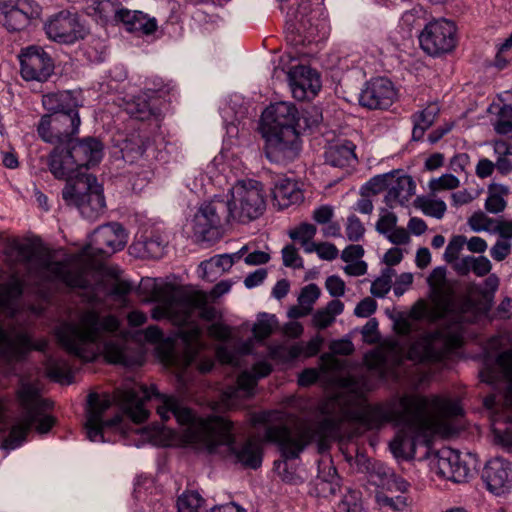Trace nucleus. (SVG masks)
<instances>
[{
	"instance_id": "e2e57ef3",
	"label": "nucleus",
	"mask_w": 512,
	"mask_h": 512,
	"mask_svg": "<svg viewBox=\"0 0 512 512\" xmlns=\"http://www.w3.org/2000/svg\"><path fill=\"white\" fill-rule=\"evenodd\" d=\"M392 278L389 273H383L380 277L374 280L371 284L372 295L382 298L391 289Z\"/></svg>"
},
{
	"instance_id": "9b49d317",
	"label": "nucleus",
	"mask_w": 512,
	"mask_h": 512,
	"mask_svg": "<svg viewBox=\"0 0 512 512\" xmlns=\"http://www.w3.org/2000/svg\"><path fill=\"white\" fill-rule=\"evenodd\" d=\"M80 125L79 112L50 113L41 117L37 132L44 142L64 148L74 142Z\"/></svg>"
},
{
	"instance_id": "3c124183",
	"label": "nucleus",
	"mask_w": 512,
	"mask_h": 512,
	"mask_svg": "<svg viewBox=\"0 0 512 512\" xmlns=\"http://www.w3.org/2000/svg\"><path fill=\"white\" fill-rule=\"evenodd\" d=\"M460 186V180L453 174H443L440 177L432 178L428 182V188L432 194L442 191L454 190Z\"/></svg>"
},
{
	"instance_id": "a211bd4d",
	"label": "nucleus",
	"mask_w": 512,
	"mask_h": 512,
	"mask_svg": "<svg viewBox=\"0 0 512 512\" xmlns=\"http://www.w3.org/2000/svg\"><path fill=\"white\" fill-rule=\"evenodd\" d=\"M21 76L26 81L45 82L54 72L51 56L39 46H30L19 55Z\"/></svg>"
},
{
	"instance_id": "7ed1b4c3",
	"label": "nucleus",
	"mask_w": 512,
	"mask_h": 512,
	"mask_svg": "<svg viewBox=\"0 0 512 512\" xmlns=\"http://www.w3.org/2000/svg\"><path fill=\"white\" fill-rule=\"evenodd\" d=\"M127 241L128 234L123 226L111 222L98 227L88 244L68 264L54 262L46 250L30 241L18 239L7 244L4 254L10 266H24L28 279H34L38 283L60 281L72 288L87 289L88 277L98 258L108 257L122 250Z\"/></svg>"
},
{
	"instance_id": "774afa93",
	"label": "nucleus",
	"mask_w": 512,
	"mask_h": 512,
	"mask_svg": "<svg viewBox=\"0 0 512 512\" xmlns=\"http://www.w3.org/2000/svg\"><path fill=\"white\" fill-rule=\"evenodd\" d=\"M493 234H497L499 239L511 241L512 239V219H497Z\"/></svg>"
},
{
	"instance_id": "6ab92c4d",
	"label": "nucleus",
	"mask_w": 512,
	"mask_h": 512,
	"mask_svg": "<svg viewBox=\"0 0 512 512\" xmlns=\"http://www.w3.org/2000/svg\"><path fill=\"white\" fill-rule=\"evenodd\" d=\"M44 28L48 38L59 43L72 44L84 37L78 15L67 10L51 16Z\"/></svg>"
},
{
	"instance_id": "a18cd8bd",
	"label": "nucleus",
	"mask_w": 512,
	"mask_h": 512,
	"mask_svg": "<svg viewBox=\"0 0 512 512\" xmlns=\"http://www.w3.org/2000/svg\"><path fill=\"white\" fill-rule=\"evenodd\" d=\"M127 113L138 120H148L154 115V110L144 96H137L126 104Z\"/></svg>"
},
{
	"instance_id": "4c0bfd02",
	"label": "nucleus",
	"mask_w": 512,
	"mask_h": 512,
	"mask_svg": "<svg viewBox=\"0 0 512 512\" xmlns=\"http://www.w3.org/2000/svg\"><path fill=\"white\" fill-rule=\"evenodd\" d=\"M247 247L243 246L239 251L233 254L215 255L209 260L203 261L200 268L203 270V277L209 278V272L217 270L221 274L231 269L233 264L238 261L246 252Z\"/></svg>"
},
{
	"instance_id": "49530a36",
	"label": "nucleus",
	"mask_w": 512,
	"mask_h": 512,
	"mask_svg": "<svg viewBox=\"0 0 512 512\" xmlns=\"http://www.w3.org/2000/svg\"><path fill=\"white\" fill-rule=\"evenodd\" d=\"M507 194L508 189L505 186L500 185L490 189L485 200V209L492 214L503 212L507 204L504 196Z\"/></svg>"
},
{
	"instance_id": "864d4df0",
	"label": "nucleus",
	"mask_w": 512,
	"mask_h": 512,
	"mask_svg": "<svg viewBox=\"0 0 512 512\" xmlns=\"http://www.w3.org/2000/svg\"><path fill=\"white\" fill-rule=\"evenodd\" d=\"M339 509L343 512H368L358 491H349L339 504Z\"/></svg>"
},
{
	"instance_id": "a878e982",
	"label": "nucleus",
	"mask_w": 512,
	"mask_h": 512,
	"mask_svg": "<svg viewBox=\"0 0 512 512\" xmlns=\"http://www.w3.org/2000/svg\"><path fill=\"white\" fill-rule=\"evenodd\" d=\"M288 78L293 97L300 101L314 98L321 88L319 74L307 66L293 67L289 71Z\"/></svg>"
},
{
	"instance_id": "1a4fd4ad",
	"label": "nucleus",
	"mask_w": 512,
	"mask_h": 512,
	"mask_svg": "<svg viewBox=\"0 0 512 512\" xmlns=\"http://www.w3.org/2000/svg\"><path fill=\"white\" fill-rule=\"evenodd\" d=\"M62 198L91 221L98 219L106 208L103 187L92 174L81 175L73 183H67L62 190Z\"/></svg>"
},
{
	"instance_id": "4be33fe9",
	"label": "nucleus",
	"mask_w": 512,
	"mask_h": 512,
	"mask_svg": "<svg viewBox=\"0 0 512 512\" xmlns=\"http://www.w3.org/2000/svg\"><path fill=\"white\" fill-rule=\"evenodd\" d=\"M47 345L45 339L33 344L26 334L5 330L0 324V356L8 361H18L30 350L44 351Z\"/></svg>"
},
{
	"instance_id": "f3484780",
	"label": "nucleus",
	"mask_w": 512,
	"mask_h": 512,
	"mask_svg": "<svg viewBox=\"0 0 512 512\" xmlns=\"http://www.w3.org/2000/svg\"><path fill=\"white\" fill-rule=\"evenodd\" d=\"M432 473L441 479L455 483L468 480L471 470L458 451L445 448L440 450L430 461Z\"/></svg>"
},
{
	"instance_id": "9d476101",
	"label": "nucleus",
	"mask_w": 512,
	"mask_h": 512,
	"mask_svg": "<svg viewBox=\"0 0 512 512\" xmlns=\"http://www.w3.org/2000/svg\"><path fill=\"white\" fill-rule=\"evenodd\" d=\"M230 216L233 222L249 223L261 217L266 210V194L261 182L254 179L238 180L229 189Z\"/></svg>"
},
{
	"instance_id": "a19ab883",
	"label": "nucleus",
	"mask_w": 512,
	"mask_h": 512,
	"mask_svg": "<svg viewBox=\"0 0 512 512\" xmlns=\"http://www.w3.org/2000/svg\"><path fill=\"white\" fill-rule=\"evenodd\" d=\"M496 364L508 382L505 402L510 412L509 419L512 422V349L500 353L496 359Z\"/></svg>"
},
{
	"instance_id": "79ce46f5",
	"label": "nucleus",
	"mask_w": 512,
	"mask_h": 512,
	"mask_svg": "<svg viewBox=\"0 0 512 512\" xmlns=\"http://www.w3.org/2000/svg\"><path fill=\"white\" fill-rule=\"evenodd\" d=\"M49 378L59 383H71L73 374L69 364L63 359L49 358L46 363Z\"/></svg>"
},
{
	"instance_id": "0e129e2a",
	"label": "nucleus",
	"mask_w": 512,
	"mask_h": 512,
	"mask_svg": "<svg viewBox=\"0 0 512 512\" xmlns=\"http://www.w3.org/2000/svg\"><path fill=\"white\" fill-rule=\"evenodd\" d=\"M282 259L286 267L294 269L303 267V260L293 245H287L282 249Z\"/></svg>"
},
{
	"instance_id": "f257e3e1",
	"label": "nucleus",
	"mask_w": 512,
	"mask_h": 512,
	"mask_svg": "<svg viewBox=\"0 0 512 512\" xmlns=\"http://www.w3.org/2000/svg\"><path fill=\"white\" fill-rule=\"evenodd\" d=\"M153 396L161 399L162 404L157 407V413L162 420H168L172 414L177 422L183 426L181 442L205 448L208 452H217L224 448L233 456L237 463L251 469H257L262 464V448L257 439L249 438L241 445H237L233 434V424L221 416H211L206 419L195 418L192 411L181 405L172 396L160 395L155 387L135 386L117 390L114 400L124 412L135 422L141 423L148 418L149 412L144 402Z\"/></svg>"
},
{
	"instance_id": "c85d7f7f",
	"label": "nucleus",
	"mask_w": 512,
	"mask_h": 512,
	"mask_svg": "<svg viewBox=\"0 0 512 512\" xmlns=\"http://www.w3.org/2000/svg\"><path fill=\"white\" fill-rule=\"evenodd\" d=\"M394 177L391 179L389 189L385 195L384 201L390 208L406 205L415 194L416 185L412 177L401 174L399 171H393Z\"/></svg>"
},
{
	"instance_id": "f8f14e48",
	"label": "nucleus",
	"mask_w": 512,
	"mask_h": 512,
	"mask_svg": "<svg viewBox=\"0 0 512 512\" xmlns=\"http://www.w3.org/2000/svg\"><path fill=\"white\" fill-rule=\"evenodd\" d=\"M228 201L218 197L203 203L192 220L194 235L201 240H209L210 233L213 234L225 223L232 222Z\"/></svg>"
},
{
	"instance_id": "052dcab7",
	"label": "nucleus",
	"mask_w": 512,
	"mask_h": 512,
	"mask_svg": "<svg viewBox=\"0 0 512 512\" xmlns=\"http://www.w3.org/2000/svg\"><path fill=\"white\" fill-rule=\"evenodd\" d=\"M317 229L313 224L302 223L294 230L289 232L291 239L300 242L305 240H312L316 235Z\"/></svg>"
},
{
	"instance_id": "2f4dec72",
	"label": "nucleus",
	"mask_w": 512,
	"mask_h": 512,
	"mask_svg": "<svg viewBox=\"0 0 512 512\" xmlns=\"http://www.w3.org/2000/svg\"><path fill=\"white\" fill-rule=\"evenodd\" d=\"M356 146L349 140L336 142L328 146L325 151V161L333 167H349L357 162Z\"/></svg>"
},
{
	"instance_id": "13d9d810",
	"label": "nucleus",
	"mask_w": 512,
	"mask_h": 512,
	"mask_svg": "<svg viewBox=\"0 0 512 512\" xmlns=\"http://www.w3.org/2000/svg\"><path fill=\"white\" fill-rule=\"evenodd\" d=\"M466 243V237L463 235H455L453 236L448 245L446 246L445 252H444V260L447 263H452L456 261L462 251L464 245Z\"/></svg>"
},
{
	"instance_id": "7c9ffc66",
	"label": "nucleus",
	"mask_w": 512,
	"mask_h": 512,
	"mask_svg": "<svg viewBox=\"0 0 512 512\" xmlns=\"http://www.w3.org/2000/svg\"><path fill=\"white\" fill-rule=\"evenodd\" d=\"M42 104L51 113L78 112L79 107L82 106L79 95L69 90L43 95Z\"/></svg>"
},
{
	"instance_id": "69168bd1",
	"label": "nucleus",
	"mask_w": 512,
	"mask_h": 512,
	"mask_svg": "<svg viewBox=\"0 0 512 512\" xmlns=\"http://www.w3.org/2000/svg\"><path fill=\"white\" fill-rule=\"evenodd\" d=\"M493 441L508 452H512V429L501 430L494 428L492 430Z\"/></svg>"
},
{
	"instance_id": "473e14b6",
	"label": "nucleus",
	"mask_w": 512,
	"mask_h": 512,
	"mask_svg": "<svg viewBox=\"0 0 512 512\" xmlns=\"http://www.w3.org/2000/svg\"><path fill=\"white\" fill-rule=\"evenodd\" d=\"M272 197L274 205L284 209L300 203L303 200V192L295 181L280 179L274 185Z\"/></svg>"
},
{
	"instance_id": "58836bf2",
	"label": "nucleus",
	"mask_w": 512,
	"mask_h": 512,
	"mask_svg": "<svg viewBox=\"0 0 512 512\" xmlns=\"http://www.w3.org/2000/svg\"><path fill=\"white\" fill-rule=\"evenodd\" d=\"M375 476L378 480L373 479V482L387 491L404 494L409 489V483L404 478L386 467L380 466Z\"/></svg>"
},
{
	"instance_id": "0eeeda50",
	"label": "nucleus",
	"mask_w": 512,
	"mask_h": 512,
	"mask_svg": "<svg viewBox=\"0 0 512 512\" xmlns=\"http://www.w3.org/2000/svg\"><path fill=\"white\" fill-rule=\"evenodd\" d=\"M17 399L22 408V414L15 420L9 435L2 444L5 449L19 447L25 441L26 435L33 425L37 432L44 434L55 424L54 417L45 413L50 407L49 402L40 397L35 386L22 384L17 391Z\"/></svg>"
},
{
	"instance_id": "680f3d73",
	"label": "nucleus",
	"mask_w": 512,
	"mask_h": 512,
	"mask_svg": "<svg viewBox=\"0 0 512 512\" xmlns=\"http://www.w3.org/2000/svg\"><path fill=\"white\" fill-rule=\"evenodd\" d=\"M511 241L498 239L490 248V256L493 260L501 262L505 260L511 253Z\"/></svg>"
},
{
	"instance_id": "37998d69",
	"label": "nucleus",
	"mask_w": 512,
	"mask_h": 512,
	"mask_svg": "<svg viewBox=\"0 0 512 512\" xmlns=\"http://www.w3.org/2000/svg\"><path fill=\"white\" fill-rule=\"evenodd\" d=\"M124 8L117 0H99L94 3L95 12L106 21L119 22Z\"/></svg>"
},
{
	"instance_id": "e433bc0d",
	"label": "nucleus",
	"mask_w": 512,
	"mask_h": 512,
	"mask_svg": "<svg viewBox=\"0 0 512 512\" xmlns=\"http://www.w3.org/2000/svg\"><path fill=\"white\" fill-rule=\"evenodd\" d=\"M440 112V106L436 102L429 103L423 110L413 114V140L419 141L425 132L433 125Z\"/></svg>"
},
{
	"instance_id": "5701e85b",
	"label": "nucleus",
	"mask_w": 512,
	"mask_h": 512,
	"mask_svg": "<svg viewBox=\"0 0 512 512\" xmlns=\"http://www.w3.org/2000/svg\"><path fill=\"white\" fill-rule=\"evenodd\" d=\"M396 98L397 91L393 83L385 77H376L365 84L359 96V103L368 109H386Z\"/></svg>"
},
{
	"instance_id": "4d7b16f0",
	"label": "nucleus",
	"mask_w": 512,
	"mask_h": 512,
	"mask_svg": "<svg viewBox=\"0 0 512 512\" xmlns=\"http://www.w3.org/2000/svg\"><path fill=\"white\" fill-rule=\"evenodd\" d=\"M393 177L394 172L376 175L372 177L363 188L372 194H378L385 189H389V185Z\"/></svg>"
},
{
	"instance_id": "6e6d98bb",
	"label": "nucleus",
	"mask_w": 512,
	"mask_h": 512,
	"mask_svg": "<svg viewBox=\"0 0 512 512\" xmlns=\"http://www.w3.org/2000/svg\"><path fill=\"white\" fill-rule=\"evenodd\" d=\"M375 498L377 504L382 508L388 507L393 511H403L408 507V498L403 494L396 497H389L379 492L376 494Z\"/></svg>"
},
{
	"instance_id": "393cba45",
	"label": "nucleus",
	"mask_w": 512,
	"mask_h": 512,
	"mask_svg": "<svg viewBox=\"0 0 512 512\" xmlns=\"http://www.w3.org/2000/svg\"><path fill=\"white\" fill-rule=\"evenodd\" d=\"M487 489L496 496L512 491V463L503 458L489 460L482 472Z\"/></svg>"
},
{
	"instance_id": "de8ad7c7",
	"label": "nucleus",
	"mask_w": 512,
	"mask_h": 512,
	"mask_svg": "<svg viewBox=\"0 0 512 512\" xmlns=\"http://www.w3.org/2000/svg\"><path fill=\"white\" fill-rule=\"evenodd\" d=\"M417 206L425 215L436 219H441L447 210L446 204L443 200L433 199L430 197L418 198Z\"/></svg>"
},
{
	"instance_id": "2eb2a0df",
	"label": "nucleus",
	"mask_w": 512,
	"mask_h": 512,
	"mask_svg": "<svg viewBox=\"0 0 512 512\" xmlns=\"http://www.w3.org/2000/svg\"><path fill=\"white\" fill-rule=\"evenodd\" d=\"M459 415H448L443 420V429L432 430L423 429L416 430L407 426H402L404 429L399 431L394 439L390 442L389 447L391 453L398 459H411L415 455L416 445L419 438L423 437L425 444L429 443L427 437L432 434H448L452 431L451 421Z\"/></svg>"
},
{
	"instance_id": "cd10ccee",
	"label": "nucleus",
	"mask_w": 512,
	"mask_h": 512,
	"mask_svg": "<svg viewBox=\"0 0 512 512\" xmlns=\"http://www.w3.org/2000/svg\"><path fill=\"white\" fill-rule=\"evenodd\" d=\"M272 371L271 365L265 361L256 363L252 367V372L243 371L237 379V387L228 388L225 393V399L229 402L238 398L240 394L244 398H249L253 395L254 387L260 378L268 376Z\"/></svg>"
},
{
	"instance_id": "f03ea898",
	"label": "nucleus",
	"mask_w": 512,
	"mask_h": 512,
	"mask_svg": "<svg viewBox=\"0 0 512 512\" xmlns=\"http://www.w3.org/2000/svg\"><path fill=\"white\" fill-rule=\"evenodd\" d=\"M325 415L323 428L333 430L342 422L352 421L367 429H379L392 423L423 430L443 429V419L448 415H462L459 402L441 396H420L405 394L375 405L364 404L356 394L338 395L321 405Z\"/></svg>"
},
{
	"instance_id": "ddd939ff",
	"label": "nucleus",
	"mask_w": 512,
	"mask_h": 512,
	"mask_svg": "<svg viewBox=\"0 0 512 512\" xmlns=\"http://www.w3.org/2000/svg\"><path fill=\"white\" fill-rule=\"evenodd\" d=\"M456 31L452 21L446 19L431 21L419 35L420 46L431 56L449 53L456 47Z\"/></svg>"
},
{
	"instance_id": "ea45409f",
	"label": "nucleus",
	"mask_w": 512,
	"mask_h": 512,
	"mask_svg": "<svg viewBox=\"0 0 512 512\" xmlns=\"http://www.w3.org/2000/svg\"><path fill=\"white\" fill-rule=\"evenodd\" d=\"M343 310L344 304L340 300H332L326 307L314 313L312 324L319 330L325 329L334 323L336 316L340 315Z\"/></svg>"
},
{
	"instance_id": "f704fd0d",
	"label": "nucleus",
	"mask_w": 512,
	"mask_h": 512,
	"mask_svg": "<svg viewBox=\"0 0 512 512\" xmlns=\"http://www.w3.org/2000/svg\"><path fill=\"white\" fill-rule=\"evenodd\" d=\"M23 293V281L17 273H13L8 282L0 285V309L12 315L15 302Z\"/></svg>"
},
{
	"instance_id": "c9c22d12",
	"label": "nucleus",
	"mask_w": 512,
	"mask_h": 512,
	"mask_svg": "<svg viewBox=\"0 0 512 512\" xmlns=\"http://www.w3.org/2000/svg\"><path fill=\"white\" fill-rule=\"evenodd\" d=\"M341 367L342 363L338 358L328 353L322 354L320 357V369L307 368L303 370L298 376V384L302 387L310 386L318 380L320 372L337 371Z\"/></svg>"
},
{
	"instance_id": "dca6fc26",
	"label": "nucleus",
	"mask_w": 512,
	"mask_h": 512,
	"mask_svg": "<svg viewBox=\"0 0 512 512\" xmlns=\"http://www.w3.org/2000/svg\"><path fill=\"white\" fill-rule=\"evenodd\" d=\"M265 138V154L274 163L283 164L294 160L300 151L299 131L286 130L262 134Z\"/></svg>"
},
{
	"instance_id": "39448f33",
	"label": "nucleus",
	"mask_w": 512,
	"mask_h": 512,
	"mask_svg": "<svg viewBox=\"0 0 512 512\" xmlns=\"http://www.w3.org/2000/svg\"><path fill=\"white\" fill-rule=\"evenodd\" d=\"M205 320H213L216 315L214 307L207 305L204 292L181 288H169L161 304L152 309L154 320L168 319L176 326L191 325L188 329L178 332V337L184 344V366L195 361L199 352L204 348L201 341L202 330L195 324L196 312Z\"/></svg>"
},
{
	"instance_id": "aec40b11",
	"label": "nucleus",
	"mask_w": 512,
	"mask_h": 512,
	"mask_svg": "<svg viewBox=\"0 0 512 512\" xmlns=\"http://www.w3.org/2000/svg\"><path fill=\"white\" fill-rule=\"evenodd\" d=\"M265 439L277 443L286 458H296L307 445L310 439L309 432L296 427L289 429L283 425L268 426L265 431Z\"/></svg>"
},
{
	"instance_id": "c756f323",
	"label": "nucleus",
	"mask_w": 512,
	"mask_h": 512,
	"mask_svg": "<svg viewBox=\"0 0 512 512\" xmlns=\"http://www.w3.org/2000/svg\"><path fill=\"white\" fill-rule=\"evenodd\" d=\"M397 222V215L394 212L383 208L379 212V218L375 224V229L394 245L408 244L410 242L409 232L403 227H398Z\"/></svg>"
},
{
	"instance_id": "20e7f679",
	"label": "nucleus",
	"mask_w": 512,
	"mask_h": 512,
	"mask_svg": "<svg viewBox=\"0 0 512 512\" xmlns=\"http://www.w3.org/2000/svg\"><path fill=\"white\" fill-rule=\"evenodd\" d=\"M431 306L425 300H418L410 310L414 320L427 319L434 322L441 318L451 317L456 322L449 328L428 333L417 339L408 351V357L415 361H437L446 353L459 347L462 342L460 321L456 314V298L454 282L447 278V269L438 266L427 278Z\"/></svg>"
},
{
	"instance_id": "72a5a7b5",
	"label": "nucleus",
	"mask_w": 512,
	"mask_h": 512,
	"mask_svg": "<svg viewBox=\"0 0 512 512\" xmlns=\"http://www.w3.org/2000/svg\"><path fill=\"white\" fill-rule=\"evenodd\" d=\"M126 30L141 35H150L157 29V23L154 18H149L141 11L129 10L124 8L119 19Z\"/></svg>"
},
{
	"instance_id": "338daca9",
	"label": "nucleus",
	"mask_w": 512,
	"mask_h": 512,
	"mask_svg": "<svg viewBox=\"0 0 512 512\" xmlns=\"http://www.w3.org/2000/svg\"><path fill=\"white\" fill-rule=\"evenodd\" d=\"M309 10V4L308 3H302L299 5L298 9L296 11H293L291 16L293 18L290 19L291 25L294 26L297 30H306L307 24L309 23V20L306 19L307 12Z\"/></svg>"
},
{
	"instance_id": "4468645a",
	"label": "nucleus",
	"mask_w": 512,
	"mask_h": 512,
	"mask_svg": "<svg viewBox=\"0 0 512 512\" xmlns=\"http://www.w3.org/2000/svg\"><path fill=\"white\" fill-rule=\"evenodd\" d=\"M305 127H311V125L306 123L305 115L302 114V116L299 117L296 107L289 102L271 104L262 113V134L286 131L288 129L299 131Z\"/></svg>"
},
{
	"instance_id": "bb28decb",
	"label": "nucleus",
	"mask_w": 512,
	"mask_h": 512,
	"mask_svg": "<svg viewBox=\"0 0 512 512\" xmlns=\"http://www.w3.org/2000/svg\"><path fill=\"white\" fill-rule=\"evenodd\" d=\"M102 352L105 360L112 364L134 366L139 365L142 360L141 353L128 346V338L122 333L106 340Z\"/></svg>"
},
{
	"instance_id": "603ef678",
	"label": "nucleus",
	"mask_w": 512,
	"mask_h": 512,
	"mask_svg": "<svg viewBox=\"0 0 512 512\" xmlns=\"http://www.w3.org/2000/svg\"><path fill=\"white\" fill-rule=\"evenodd\" d=\"M320 294L321 290L316 284H308L302 288L298 297V303L302 308H305L310 313L313 309L314 303L320 297Z\"/></svg>"
},
{
	"instance_id": "412c9836",
	"label": "nucleus",
	"mask_w": 512,
	"mask_h": 512,
	"mask_svg": "<svg viewBox=\"0 0 512 512\" xmlns=\"http://www.w3.org/2000/svg\"><path fill=\"white\" fill-rule=\"evenodd\" d=\"M89 411L85 424L87 438L92 442H102L103 429L105 427L116 426L121 422V416L116 415L113 418L104 421L103 414L110 407L111 401L108 396H99L90 394L88 397Z\"/></svg>"
},
{
	"instance_id": "8fccbe9b",
	"label": "nucleus",
	"mask_w": 512,
	"mask_h": 512,
	"mask_svg": "<svg viewBox=\"0 0 512 512\" xmlns=\"http://www.w3.org/2000/svg\"><path fill=\"white\" fill-rule=\"evenodd\" d=\"M276 323L277 321L274 315L266 313L261 314L252 329L254 337L257 340L268 338L272 334Z\"/></svg>"
},
{
	"instance_id": "c03bdc74",
	"label": "nucleus",
	"mask_w": 512,
	"mask_h": 512,
	"mask_svg": "<svg viewBox=\"0 0 512 512\" xmlns=\"http://www.w3.org/2000/svg\"><path fill=\"white\" fill-rule=\"evenodd\" d=\"M178 512H206L205 500L198 492H184L177 501Z\"/></svg>"
},
{
	"instance_id": "5fc2aeb1",
	"label": "nucleus",
	"mask_w": 512,
	"mask_h": 512,
	"mask_svg": "<svg viewBox=\"0 0 512 512\" xmlns=\"http://www.w3.org/2000/svg\"><path fill=\"white\" fill-rule=\"evenodd\" d=\"M494 130L500 135H506L512 132V106L504 105L494 123Z\"/></svg>"
},
{
	"instance_id": "09e8293b",
	"label": "nucleus",
	"mask_w": 512,
	"mask_h": 512,
	"mask_svg": "<svg viewBox=\"0 0 512 512\" xmlns=\"http://www.w3.org/2000/svg\"><path fill=\"white\" fill-rule=\"evenodd\" d=\"M495 218L487 216L483 211L474 212L467 220V224L473 232H487L493 234L496 223Z\"/></svg>"
},
{
	"instance_id": "423d86ee",
	"label": "nucleus",
	"mask_w": 512,
	"mask_h": 512,
	"mask_svg": "<svg viewBox=\"0 0 512 512\" xmlns=\"http://www.w3.org/2000/svg\"><path fill=\"white\" fill-rule=\"evenodd\" d=\"M120 322L114 315L100 317L95 310L80 314L78 322H63L55 330L62 347L84 361H93L97 356L95 344L105 333L118 331Z\"/></svg>"
},
{
	"instance_id": "bf43d9fd",
	"label": "nucleus",
	"mask_w": 512,
	"mask_h": 512,
	"mask_svg": "<svg viewBox=\"0 0 512 512\" xmlns=\"http://www.w3.org/2000/svg\"><path fill=\"white\" fill-rule=\"evenodd\" d=\"M345 233L348 240L352 242L359 241L364 236V225L356 215L352 214L348 216L345 226Z\"/></svg>"
},
{
	"instance_id": "6e6552de",
	"label": "nucleus",
	"mask_w": 512,
	"mask_h": 512,
	"mask_svg": "<svg viewBox=\"0 0 512 512\" xmlns=\"http://www.w3.org/2000/svg\"><path fill=\"white\" fill-rule=\"evenodd\" d=\"M103 157V144L95 137L74 139L70 146L55 147L48 156V167L57 179H70L80 168L97 165Z\"/></svg>"
},
{
	"instance_id": "b1692460",
	"label": "nucleus",
	"mask_w": 512,
	"mask_h": 512,
	"mask_svg": "<svg viewBox=\"0 0 512 512\" xmlns=\"http://www.w3.org/2000/svg\"><path fill=\"white\" fill-rule=\"evenodd\" d=\"M40 14L41 7L34 0H17L14 5L5 4L0 8V23L8 31H21Z\"/></svg>"
}]
</instances>
